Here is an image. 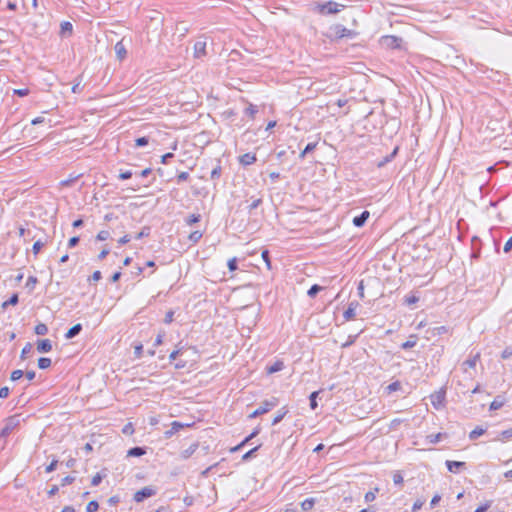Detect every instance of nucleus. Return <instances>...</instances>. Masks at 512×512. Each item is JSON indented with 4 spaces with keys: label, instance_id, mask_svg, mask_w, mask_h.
Here are the masks:
<instances>
[{
    "label": "nucleus",
    "instance_id": "de8ad7c7",
    "mask_svg": "<svg viewBox=\"0 0 512 512\" xmlns=\"http://www.w3.org/2000/svg\"><path fill=\"white\" fill-rule=\"evenodd\" d=\"M400 388H401V384L398 381L392 382L391 384H389L387 386L388 392H394V391L399 390Z\"/></svg>",
    "mask_w": 512,
    "mask_h": 512
},
{
    "label": "nucleus",
    "instance_id": "f03ea898",
    "mask_svg": "<svg viewBox=\"0 0 512 512\" xmlns=\"http://www.w3.org/2000/svg\"><path fill=\"white\" fill-rule=\"evenodd\" d=\"M19 424H20V419H19L18 415L8 417L5 420L4 426L0 431V439L8 437L14 431V429L17 426H19Z\"/></svg>",
    "mask_w": 512,
    "mask_h": 512
},
{
    "label": "nucleus",
    "instance_id": "cd10ccee",
    "mask_svg": "<svg viewBox=\"0 0 512 512\" xmlns=\"http://www.w3.org/2000/svg\"><path fill=\"white\" fill-rule=\"evenodd\" d=\"M34 331L37 335H46L48 333V327L44 323H39L35 326Z\"/></svg>",
    "mask_w": 512,
    "mask_h": 512
},
{
    "label": "nucleus",
    "instance_id": "8fccbe9b",
    "mask_svg": "<svg viewBox=\"0 0 512 512\" xmlns=\"http://www.w3.org/2000/svg\"><path fill=\"white\" fill-rule=\"evenodd\" d=\"M109 236H110V233H109L108 231H106V230H102V231H100V232L97 234V237H96V238H97V240H99V241H105V240H107V239L109 238Z\"/></svg>",
    "mask_w": 512,
    "mask_h": 512
},
{
    "label": "nucleus",
    "instance_id": "f3484780",
    "mask_svg": "<svg viewBox=\"0 0 512 512\" xmlns=\"http://www.w3.org/2000/svg\"><path fill=\"white\" fill-rule=\"evenodd\" d=\"M486 432V430L480 426H477L474 430H472L470 433H469V439L471 441H474L476 440L478 437L482 436L484 433Z\"/></svg>",
    "mask_w": 512,
    "mask_h": 512
},
{
    "label": "nucleus",
    "instance_id": "9b49d317",
    "mask_svg": "<svg viewBox=\"0 0 512 512\" xmlns=\"http://www.w3.org/2000/svg\"><path fill=\"white\" fill-rule=\"evenodd\" d=\"M257 158L255 154L245 153L239 157V162L243 166H249L256 162Z\"/></svg>",
    "mask_w": 512,
    "mask_h": 512
},
{
    "label": "nucleus",
    "instance_id": "473e14b6",
    "mask_svg": "<svg viewBox=\"0 0 512 512\" xmlns=\"http://www.w3.org/2000/svg\"><path fill=\"white\" fill-rule=\"evenodd\" d=\"M150 138L143 136L135 140V147H144L149 144Z\"/></svg>",
    "mask_w": 512,
    "mask_h": 512
},
{
    "label": "nucleus",
    "instance_id": "0e129e2a",
    "mask_svg": "<svg viewBox=\"0 0 512 512\" xmlns=\"http://www.w3.org/2000/svg\"><path fill=\"white\" fill-rule=\"evenodd\" d=\"M503 405V402L501 401H498V400H494L491 404H490V410H498L502 407Z\"/></svg>",
    "mask_w": 512,
    "mask_h": 512
},
{
    "label": "nucleus",
    "instance_id": "4c0bfd02",
    "mask_svg": "<svg viewBox=\"0 0 512 512\" xmlns=\"http://www.w3.org/2000/svg\"><path fill=\"white\" fill-rule=\"evenodd\" d=\"M227 266H228L229 271H231V272L236 271L238 269L237 258L234 257V258L229 259Z\"/></svg>",
    "mask_w": 512,
    "mask_h": 512
},
{
    "label": "nucleus",
    "instance_id": "7ed1b4c3",
    "mask_svg": "<svg viewBox=\"0 0 512 512\" xmlns=\"http://www.w3.org/2000/svg\"><path fill=\"white\" fill-rule=\"evenodd\" d=\"M380 43L388 49H402L403 39L395 35H385L380 38Z\"/></svg>",
    "mask_w": 512,
    "mask_h": 512
},
{
    "label": "nucleus",
    "instance_id": "79ce46f5",
    "mask_svg": "<svg viewBox=\"0 0 512 512\" xmlns=\"http://www.w3.org/2000/svg\"><path fill=\"white\" fill-rule=\"evenodd\" d=\"M222 168L220 165H217L212 171H211V179L215 180L218 179L221 176Z\"/></svg>",
    "mask_w": 512,
    "mask_h": 512
},
{
    "label": "nucleus",
    "instance_id": "412c9836",
    "mask_svg": "<svg viewBox=\"0 0 512 512\" xmlns=\"http://www.w3.org/2000/svg\"><path fill=\"white\" fill-rule=\"evenodd\" d=\"M322 392V390H318V391H314L310 394L309 396V401H310V408L312 410H315L318 406V403H317V397L318 395Z\"/></svg>",
    "mask_w": 512,
    "mask_h": 512
},
{
    "label": "nucleus",
    "instance_id": "72a5a7b5",
    "mask_svg": "<svg viewBox=\"0 0 512 512\" xmlns=\"http://www.w3.org/2000/svg\"><path fill=\"white\" fill-rule=\"evenodd\" d=\"M150 235V227L144 226L142 230L135 236V239L139 240Z\"/></svg>",
    "mask_w": 512,
    "mask_h": 512
},
{
    "label": "nucleus",
    "instance_id": "e2e57ef3",
    "mask_svg": "<svg viewBox=\"0 0 512 512\" xmlns=\"http://www.w3.org/2000/svg\"><path fill=\"white\" fill-rule=\"evenodd\" d=\"M75 481V478L72 476H66L61 481V486H66L72 484Z\"/></svg>",
    "mask_w": 512,
    "mask_h": 512
},
{
    "label": "nucleus",
    "instance_id": "6e6d98bb",
    "mask_svg": "<svg viewBox=\"0 0 512 512\" xmlns=\"http://www.w3.org/2000/svg\"><path fill=\"white\" fill-rule=\"evenodd\" d=\"M173 317H174V311L172 310H169L166 315H165V318H164V323L165 324H170L173 322Z\"/></svg>",
    "mask_w": 512,
    "mask_h": 512
},
{
    "label": "nucleus",
    "instance_id": "4468645a",
    "mask_svg": "<svg viewBox=\"0 0 512 512\" xmlns=\"http://www.w3.org/2000/svg\"><path fill=\"white\" fill-rule=\"evenodd\" d=\"M369 215L370 214L368 211H363L360 215L353 218V224L356 227H362L369 218Z\"/></svg>",
    "mask_w": 512,
    "mask_h": 512
},
{
    "label": "nucleus",
    "instance_id": "f704fd0d",
    "mask_svg": "<svg viewBox=\"0 0 512 512\" xmlns=\"http://www.w3.org/2000/svg\"><path fill=\"white\" fill-rule=\"evenodd\" d=\"M200 218H201L200 214H191V215H189V216L187 217V219H186V223H187L188 225H193V224H195V223L199 222V221H200Z\"/></svg>",
    "mask_w": 512,
    "mask_h": 512
},
{
    "label": "nucleus",
    "instance_id": "6e6552de",
    "mask_svg": "<svg viewBox=\"0 0 512 512\" xmlns=\"http://www.w3.org/2000/svg\"><path fill=\"white\" fill-rule=\"evenodd\" d=\"M359 306L357 301H352L348 304L347 309L343 313L345 321L352 320L356 316V309Z\"/></svg>",
    "mask_w": 512,
    "mask_h": 512
},
{
    "label": "nucleus",
    "instance_id": "5701e85b",
    "mask_svg": "<svg viewBox=\"0 0 512 512\" xmlns=\"http://www.w3.org/2000/svg\"><path fill=\"white\" fill-rule=\"evenodd\" d=\"M19 302V297L17 293H14L7 301L3 302L2 308L5 309L9 305H16Z\"/></svg>",
    "mask_w": 512,
    "mask_h": 512
},
{
    "label": "nucleus",
    "instance_id": "7c9ffc66",
    "mask_svg": "<svg viewBox=\"0 0 512 512\" xmlns=\"http://www.w3.org/2000/svg\"><path fill=\"white\" fill-rule=\"evenodd\" d=\"M261 445H258L256 447H254L253 449L249 450L248 452H246L243 456H242V460L243 461H247L253 457L256 456V452L258 451V449L260 448Z\"/></svg>",
    "mask_w": 512,
    "mask_h": 512
},
{
    "label": "nucleus",
    "instance_id": "4d7b16f0",
    "mask_svg": "<svg viewBox=\"0 0 512 512\" xmlns=\"http://www.w3.org/2000/svg\"><path fill=\"white\" fill-rule=\"evenodd\" d=\"M512 356V347H506L502 354H501V358L502 359H508Z\"/></svg>",
    "mask_w": 512,
    "mask_h": 512
},
{
    "label": "nucleus",
    "instance_id": "a211bd4d",
    "mask_svg": "<svg viewBox=\"0 0 512 512\" xmlns=\"http://www.w3.org/2000/svg\"><path fill=\"white\" fill-rule=\"evenodd\" d=\"M416 344H417V336L411 335L409 337V339L401 345V348L404 350H407V349L415 347Z\"/></svg>",
    "mask_w": 512,
    "mask_h": 512
},
{
    "label": "nucleus",
    "instance_id": "dca6fc26",
    "mask_svg": "<svg viewBox=\"0 0 512 512\" xmlns=\"http://www.w3.org/2000/svg\"><path fill=\"white\" fill-rule=\"evenodd\" d=\"M145 453H146L145 448L136 446V447H132L131 449H129L127 455L130 457H141Z\"/></svg>",
    "mask_w": 512,
    "mask_h": 512
},
{
    "label": "nucleus",
    "instance_id": "a878e982",
    "mask_svg": "<svg viewBox=\"0 0 512 512\" xmlns=\"http://www.w3.org/2000/svg\"><path fill=\"white\" fill-rule=\"evenodd\" d=\"M51 359L47 357H40L38 359V367L40 369H47L51 366Z\"/></svg>",
    "mask_w": 512,
    "mask_h": 512
},
{
    "label": "nucleus",
    "instance_id": "338daca9",
    "mask_svg": "<svg viewBox=\"0 0 512 512\" xmlns=\"http://www.w3.org/2000/svg\"><path fill=\"white\" fill-rule=\"evenodd\" d=\"M79 240L80 239L77 236H74V237L70 238V240L68 242V247L69 248L75 247L79 243Z\"/></svg>",
    "mask_w": 512,
    "mask_h": 512
},
{
    "label": "nucleus",
    "instance_id": "9d476101",
    "mask_svg": "<svg viewBox=\"0 0 512 512\" xmlns=\"http://www.w3.org/2000/svg\"><path fill=\"white\" fill-rule=\"evenodd\" d=\"M446 466H447V469H448L449 472H451V473H458V471L460 469H464L466 467V463L465 462H460V461L447 460L446 461Z\"/></svg>",
    "mask_w": 512,
    "mask_h": 512
},
{
    "label": "nucleus",
    "instance_id": "09e8293b",
    "mask_svg": "<svg viewBox=\"0 0 512 512\" xmlns=\"http://www.w3.org/2000/svg\"><path fill=\"white\" fill-rule=\"evenodd\" d=\"M182 351H183V347H178L176 350L172 351L171 354L169 355V359L170 361H174L176 360V358L182 354Z\"/></svg>",
    "mask_w": 512,
    "mask_h": 512
},
{
    "label": "nucleus",
    "instance_id": "4be33fe9",
    "mask_svg": "<svg viewBox=\"0 0 512 512\" xmlns=\"http://www.w3.org/2000/svg\"><path fill=\"white\" fill-rule=\"evenodd\" d=\"M183 425L177 421H174L172 423V427L170 430L165 432L166 438H170L174 433L178 432L180 428H182Z\"/></svg>",
    "mask_w": 512,
    "mask_h": 512
},
{
    "label": "nucleus",
    "instance_id": "c9c22d12",
    "mask_svg": "<svg viewBox=\"0 0 512 512\" xmlns=\"http://www.w3.org/2000/svg\"><path fill=\"white\" fill-rule=\"evenodd\" d=\"M99 509V504L97 501L93 500V501H90L87 506H86V511L87 512H96L98 511Z\"/></svg>",
    "mask_w": 512,
    "mask_h": 512
},
{
    "label": "nucleus",
    "instance_id": "bf43d9fd",
    "mask_svg": "<svg viewBox=\"0 0 512 512\" xmlns=\"http://www.w3.org/2000/svg\"><path fill=\"white\" fill-rule=\"evenodd\" d=\"M42 247H43V243L40 240L36 241L32 247L33 253L38 254Z\"/></svg>",
    "mask_w": 512,
    "mask_h": 512
},
{
    "label": "nucleus",
    "instance_id": "3c124183",
    "mask_svg": "<svg viewBox=\"0 0 512 512\" xmlns=\"http://www.w3.org/2000/svg\"><path fill=\"white\" fill-rule=\"evenodd\" d=\"M403 422L400 418H395L390 422L389 428L390 430H396L398 426Z\"/></svg>",
    "mask_w": 512,
    "mask_h": 512
},
{
    "label": "nucleus",
    "instance_id": "393cba45",
    "mask_svg": "<svg viewBox=\"0 0 512 512\" xmlns=\"http://www.w3.org/2000/svg\"><path fill=\"white\" fill-rule=\"evenodd\" d=\"M512 437V428L502 431L496 438L495 441H504Z\"/></svg>",
    "mask_w": 512,
    "mask_h": 512
},
{
    "label": "nucleus",
    "instance_id": "58836bf2",
    "mask_svg": "<svg viewBox=\"0 0 512 512\" xmlns=\"http://www.w3.org/2000/svg\"><path fill=\"white\" fill-rule=\"evenodd\" d=\"M286 413H287V410L279 411L277 413V415L274 417V419L272 421V425H277L278 423H280L282 421V419L284 418V416L286 415Z\"/></svg>",
    "mask_w": 512,
    "mask_h": 512
},
{
    "label": "nucleus",
    "instance_id": "680f3d73",
    "mask_svg": "<svg viewBox=\"0 0 512 512\" xmlns=\"http://www.w3.org/2000/svg\"><path fill=\"white\" fill-rule=\"evenodd\" d=\"M57 464H58V461L56 459H54L47 467H46V472L47 473H51L53 472L56 467H57Z\"/></svg>",
    "mask_w": 512,
    "mask_h": 512
},
{
    "label": "nucleus",
    "instance_id": "f257e3e1",
    "mask_svg": "<svg viewBox=\"0 0 512 512\" xmlns=\"http://www.w3.org/2000/svg\"><path fill=\"white\" fill-rule=\"evenodd\" d=\"M345 6L343 4L334 2V1H328L324 3H318L317 9L318 12L322 15H331V14H337L339 13Z\"/></svg>",
    "mask_w": 512,
    "mask_h": 512
},
{
    "label": "nucleus",
    "instance_id": "69168bd1",
    "mask_svg": "<svg viewBox=\"0 0 512 512\" xmlns=\"http://www.w3.org/2000/svg\"><path fill=\"white\" fill-rule=\"evenodd\" d=\"M423 504H424V501L419 500V499H418V500H416V501L414 502V504H413L412 511H413V512H417L418 510H420V509H421V507L423 506Z\"/></svg>",
    "mask_w": 512,
    "mask_h": 512
},
{
    "label": "nucleus",
    "instance_id": "423d86ee",
    "mask_svg": "<svg viewBox=\"0 0 512 512\" xmlns=\"http://www.w3.org/2000/svg\"><path fill=\"white\" fill-rule=\"evenodd\" d=\"M207 42L205 39H199L194 44V57L200 59L207 55L206 52Z\"/></svg>",
    "mask_w": 512,
    "mask_h": 512
},
{
    "label": "nucleus",
    "instance_id": "e433bc0d",
    "mask_svg": "<svg viewBox=\"0 0 512 512\" xmlns=\"http://www.w3.org/2000/svg\"><path fill=\"white\" fill-rule=\"evenodd\" d=\"M258 112V109L255 105L253 104H250L246 109H245V114L250 116L251 118H254L255 114Z\"/></svg>",
    "mask_w": 512,
    "mask_h": 512
},
{
    "label": "nucleus",
    "instance_id": "2f4dec72",
    "mask_svg": "<svg viewBox=\"0 0 512 512\" xmlns=\"http://www.w3.org/2000/svg\"><path fill=\"white\" fill-rule=\"evenodd\" d=\"M443 436L444 435L442 433L430 434L427 436V441L431 444H435V443H438L439 441H441Z\"/></svg>",
    "mask_w": 512,
    "mask_h": 512
},
{
    "label": "nucleus",
    "instance_id": "ddd939ff",
    "mask_svg": "<svg viewBox=\"0 0 512 512\" xmlns=\"http://www.w3.org/2000/svg\"><path fill=\"white\" fill-rule=\"evenodd\" d=\"M37 350L40 353H47L52 350V343L49 339L39 340L37 342Z\"/></svg>",
    "mask_w": 512,
    "mask_h": 512
},
{
    "label": "nucleus",
    "instance_id": "ea45409f",
    "mask_svg": "<svg viewBox=\"0 0 512 512\" xmlns=\"http://www.w3.org/2000/svg\"><path fill=\"white\" fill-rule=\"evenodd\" d=\"M378 488H375L374 491H368L365 496H364V499L366 502H372L375 500L376 498V492H378Z\"/></svg>",
    "mask_w": 512,
    "mask_h": 512
},
{
    "label": "nucleus",
    "instance_id": "f8f14e48",
    "mask_svg": "<svg viewBox=\"0 0 512 512\" xmlns=\"http://www.w3.org/2000/svg\"><path fill=\"white\" fill-rule=\"evenodd\" d=\"M480 359V353L477 352L476 354L474 355H471L467 360H465L463 362V367H464V370L466 371L467 368H472L474 369L476 367V364L477 362L479 361Z\"/></svg>",
    "mask_w": 512,
    "mask_h": 512
},
{
    "label": "nucleus",
    "instance_id": "bb28decb",
    "mask_svg": "<svg viewBox=\"0 0 512 512\" xmlns=\"http://www.w3.org/2000/svg\"><path fill=\"white\" fill-rule=\"evenodd\" d=\"M321 290H323L322 286L314 284L310 287L307 294L309 297L314 298Z\"/></svg>",
    "mask_w": 512,
    "mask_h": 512
},
{
    "label": "nucleus",
    "instance_id": "6ab92c4d",
    "mask_svg": "<svg viewBox=\"0 0 512 512\" xmlns=\"http://www.w3.org/2000/svg\"><path fill=\"white\" fill-rule=\"evenodd\" d=\"M283 368H284V363L282 361H276L274 364H272L271 366L267 367V373L268 374H273V373H276L278 371H281Z\"/></svg>",
    "mask_w": 512,
    "mask_h": 512
},
{
    "label": "nucleus",
    "instance_id": "c03bdc74",
    "mask_svg": "<svg viewBox=\"0 0 512 512\" xmlns=\"http://www.w3.org/2000/svg\"><path fill=\"white\" fill-rule=\"evenodd\" d=\"M31 350H32V344L27 343L21 351V359H25L26 356L31 352Z\"/></svg>",
    "mask_w": 512,
    "mask_h": 512
},
{
    "label": "nucleus",
    "instance_id": "49530a36",
    "mask_svg": "<svg viewBox=\"0 0 512 512\" xmlns=\"http://www.w3.org/2000/svg\"><path fill=\"white\" fill-rule=\"evenodd\" d=\"M132 176H133V172L131 170H126V171L121 170L120 174H119V179L127 180V179H130Z\"/></svg>",
    "mask_w": 512,
    "mask_h": 512
},
{
    "label": "nucleus",
    "instance_id": "c85d7f7f",
    "mask_svg": "<svg viewBox=\"0 0 512 512\" xmlns=\"http://www.w3.org/2000/svg\"><path fill=\"white\" fill-rule=\"evenodd\" d=\"M397 152H398V147H396V148L392 151V153H391L390 155L386 156L382 161H380V162L378 163V165H377V166H378V167H382V166H384L386 163L390 162V161H391V160L396 156Z\"/></svg>",
    "mask_w": 512,
    "mask_h": 512
},
{
    "label": "nucleus",
    "instance_id": "37998d69",
    "mask_svg": "<svg viewBox=\"0 0 512 512\" xmlns=\"http://www.w3.org/2000/svg\"><path fill=\"white\" fill-rule=\"evenodd\" d=\"M201 238H202V232H200V231H194L189 235V239L194 243L198 242Z\"/></svg>",
    "mask_w": 512,
    "mask_h": 512
},
{
    "label": "nucleus",
    "instance_id": "13d9d810",
    "mask_svg": "<svg viewBox=\"0 0 512 512\" xmlns=\"http://www.w3.org/2000/svg\"><path fill=\"white\" fill-rule=\"evenodd\" d=\"M393 482L395 485H401L403 483V477L399 472L393 475Z\"/></svg>",
    "mask_w": 512,
    "mask_h": 512
},
{
    "label": "nucleus",
    "instance_id": "603ef678",
    "mask_svg": "<svg viewBox=\"0 0 512 512\" xmlns=\"http://www.w3.org/2000/svg\"><path fill=\"white\" fill-rule=\"evenodd\" d=\"M189 178V173L186 171H182L177 175V183H181L186 181Z\"/></svg>",
    "mask_w": 512,
    "mask_h": 512
},
{
    "label": "nucleus",
    "instance_id": "1a4fd4ad",
    "mask_svg": "<svg viewBox=\"0 0 512 512\" xmlns=\"http://www.w3.org/2000/svg\"><path fill=\"white\" fill-rule=\"evenodd\" d=\"M73 33V25L69 21H63L60 24V32L59 35L62 38L70 37Z\"/></svg>",
    "mask_w": 512,
    "mask_h": 512
},
{
    "label": "nucleus",
    "instance_id": "774afa93",
    "mask_svg": "<svg viewBox=\"0 0 512 512\" xmlns=\"http://www.w3.org/2000/svg\"><path fill=\"white\" fill-rule=\"evenodd\" d=\"M512 249V236L506 241L504 245V252L508 253Z\"/></svg>",
    "mask_w": 512,
    "mask_h": 512
},
{
    "label": "nucleus",
    "instance_id": "0eeeda50",
    "mask_svg": "<svg viewBox=\"0 0 512 512\" xmlns=\"http://www.w3.org/2000/svg\"><path fill=\"white\" fill-rule=\"evenodd\" d=\"M154 494H155V491L152 488L144 487L134 494V500L136 502H141L144 499L153 496Z\"/></svg>",
    "mask_w": 512,
    "mask_h": 512
},
{
    "label": "nucleus",
    "instance_id": "b1692460",
    "mask_svg": "<svg viewBox=\"0 0 512 512\" xmlns=\"http://www.w3.org/2000/svg\"><path fill=\"white\" fill-rule=\"evenodd\" d=\"M197 447H198L197 444L191 445L189 448H187L181 452V457L183 459H188L196 451Z\"/></svg>",
    "mask_w": 512,
    "mask_h": 512
},
{
    "label": "nucleus",
    "instance_id": "c756f323",
    "mask_svg": "<svg viewBox=\"0 0 512 512\" xmlns=\"http://www.w3.org/2000/svg\"><path fill=\"white\" fill-rule=\"evenodd\" d=\"M115 51L117 53V56L119 59H123L124 56L126 55V50L123 46V44L121 42H118L116 45H115Z\"/></svg>",
    "mask_w": 512,
    "mask_h": 512
},
{
    "label": "nucleus",
    "instance_id": "39448f33",
    "mask_svg": "<svg viewBox=\"0 0 512 512\" xmlns=\"http://www.w3.org/2000/svg\"><path fill=\"white\" fill-rule=\"evenodd\" d=\"M335 36L339 39L341 38H354L356 36V32L350 29H347L345 26L341 24H337L332 28Z\"/></svg>",
    "mask_w": 512,
    "mask_h": 512
},
{
    "label": "nucleus",
    "instance_id": "5fc2aeb1",
    "mask_svg": "<svg viewBox=\"0 0 512 512\" xmlns=\"http://www.w3.org/2000/svg\"><path fill=\"white\" fill-rule=\"evenodd\" d=\"M261 203H262V199L261 198L253 200L251 202V204L248 206L249 212H251L252 210L256 209Z\"/></svg>",
    "mask_w": 512,
    "mask_h": 512
},
{
    "label": "nucleus",
    "instance_id": "aec40b11",
    "mask_svg": "<svg viewBox=\"0 0 512 512\" xmlns=\"http://www.w3.org/2000/svg\"><path fill=\"white\" fill-rule=\"evenodd\" d=\"M315 499L314 498H307L303 502H301V508L303 511L307 512L310 511L314 505H315Z\"/></svg>",
    "mask_w": 512,
    "mask_h": 512
},
{
    "label": "nucleus",
    "instance_id": "052dcab7",
    "mask_svg": "<svg viewBox=\"0 0 512 512\" xmlns=\"http://www.w3.org/2000/svg\"><path fill=\"white\" fill-rule=\"evenodd\" d=\"M36 283L37 278L35 276H29L26 282V286L33 289Z\"/></svg>",
    "mask_w": 512,
    "mask_h": 512
},
{
    "label": "nucleus",
    "instance_id": "20e7f679",
    "mask_svg": "<svg viewBox=\"0 0 512 512\" xmlns=\"http://www.w3.org/2000/svg\"><path fill=\"white\" fill-rule=\"evenodd\" d=\"M276 405L277 400L275 398H272L271 400H266L250 415V418H255L257 416L263 415L269 412Z\"/></svg>",
    "mask_w": 512,
    "mask_h": 512
},
{
    "label": "nucleus",
    "instance_id": "a19ab883",
    "mask_svg": "<svg viewBox=\"0 0 512 512\" xmlns=\"http://www.w3.org/2000/svg\"><path fill=\"white\" fill-rule=\"evenodd\" d=\"M261 257L264 260L266 266L268 269H271V261H270V255L268 250H263L261 253Z\"/></svg>",
    "mask_w": 512,
    "mask_h": 512
},
{
    "label": "nucleus",
    "instance_id": "864d4df0",
    "mask_svg": "<svg viewBox=\"0 0 512 512\" xmlns=\"http://www.w3.org/2000/svg\"><path fill=\"white\" fill-rule=\"evenodd\" d=\"M103 479V476L101 475V473H97L93 478H92V481H91V485L92 486H98L101 481Z\"/></svg>",
    "mask_w": 512,
    "mask_h": 512
},
{
    "label": "nucleus",
    "instance_id": "a18cd8bd",
    "mask_svg": "<svg viewBox=\"0 0 512 512\" xmlns=\"http://www.w3.org/2000/svg\"><path fill=\"white\" fill-rule=\"evenodd\" d=\"M23 375H24V372H23L22 370L18 369V370H14V371L11 373L10 378H11V380H12V381H17V380H19Z\"/></svg>",
    "mask_w": 512,
    "mask_h": 512
},
{
    "label": "nucleus",
    "instance_id": "2eb2a0df",
    "mask_svg": "<svg viewBox=\"0 0 512 512\" xmlns=\"http://www.w3.org/2000/svg\"><path fill=\"white\" fill-rule=\"evenodd\" d=\"M81 331H82V325L78 323V324L72 326L67 331V333L65 334V338L72 339V338L76 337Z\"/></svg>",
    "mask_w": 512,
    "mask_h": 512
}]
</instances>
